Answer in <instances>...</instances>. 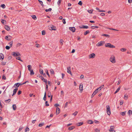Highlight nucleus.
Here are the masks:
<instances>
[{"instance_id":"nucleus-1","label":"nucleus","mask_w":132,"mask_h":132,"mask_svg":"<svg viewBox=\"0 0 132 132\" xmlns=\"http://www.w3.org/2000/svg\"><path fill=\"white\" fill-rule=\"evenodd\" d=\"M106 111L108 114L109 116L111 114L110 108V106L109 105H107L106 106Z\"/></svg>"},{"instance_id":"nucleus-2","label":"nucleus","mask_w":132,"mask_h":132,"mask_svg":"<svg viewBox=\"0 0 132 132\" xmlns=\"http://www.w3.org/2000/svg\"><path fill=\"white\" fill-rule=\"evenodd\" d=\"M110 60L112 63H115L116 62L115 57L113 56H111Z\"/></svg>"},{"instance_id":"nucleus-3","label":"nucleus","mask_w":132,"mask_h":132,"mask_svg":"<svg viewBox=\"0 0 132 132\" xmlns=\"http://www.w3.org/2000/svg\"><path fill=\"white\" fill-rule=\"evenodd\" d=\"M104 44V41H101L98 42L96 44V46H97L100 47L102 46Z\"/></svg>"},{"instance_id":"nucleus-4","label":"nucleus","mask_w":132,"mask_h":132,"mask_svg":"<svg viewBox=\"0 0 132 132\" xmlns=\"http://www.w3.org/2000/svg\"><path fill=\"white\" fill-rule=\"evenodd\" d=\"M105 46L106 47H109L111 48H114L115 47L114 46L111 45L110 43H109L105 44Z\"/></svg>"},{"instance_id":"nucleus-5","label":"nucleus","mask_w":132,"mask_h":132,"mask_svg":"<svg viewBox=\"0 0 132 132\" xmlns=\"http://www.w3.org/2000/svg\"><path fill=\"white\" fill-rule=\"evenodd\" d=\"M114 126H111L110 127V129H109V131L111 132H115V131L114 129Z\"/></svg>"},{"instance_id":"nucleus-6","label":"nucleus","mask_w":132,"mask_h":132,"mask_svg":"<svg viewBox=\"0 0 132 132\" xmlns=\"http://www.w3.org/2000/svg\"><path fill=\"white\" fill-rule=\"evenodd\" d=\"M49 29L51 30H56V27L53 25L50 26L49 27Z\"/></svg>"},{"instance_id":"nucleus-7","label":"nucleus","mask_w":132,"mask_h":132,"mask_svg":"<svg viewBox=\"0 0 132 132\" xmlns=\"http://www.w3.org/2000/svg\"><path fill=\"white\" fill-rule=\"evenodd\" d=\"M67 72L70 74L72 76V74L71 73V67H68L67 68Z\"/></svg>"},{"instance_id":"nucleus-8","label":"nucleus","mask_w":132,"mask_h":132,"mask_svg":"<svg viewBox=\"0 0 132 132\" xmlns=\"http://www.w3.org/2000/svg\"><path fill=\"white\" fill-rule=\"evenodd\" d=\"M95 57V54L94 53H92L90 54L89 56V59L94 58Z\"/></svg>"},{"instance_id":"nucleus-9","label":"nucleus","mask_w":132,"mask_h":132,"mask_svg":"<svg viewBox=\"0 0 132 132\" xmlns=\"http://www.w3.org/2000/svg\"><path fill=\"white\" fill-rule=\"evenodd\" d=\"M69 29L71 30L73 32H74L75 31V28L74 27H69Z\"/></svg>"},{"instance_id":"nucleus-10","label":"nucleus","mask_w":132,"mask_h":132,"mask_svg":"<svg viewBox=\"0 0 132 132\" xmlns=\"http://www.w3.org/2000/svg\"><path fill=\"white\" fill-rule=\"evenodd\" d=\"M60 112V109L59 108L57 107L56 109V115L58 114Z\"/></svg>"},{"instance_id":"nucleus-11","label":"nucleus","mask_w":132,"mask_h":132,"mask_svg":"<svg viewBox=\"0 0 132 132\" xmlns=\"http://www.w3.org/2000/svg\"><path fill=\"white\" fill-rule=\"evenodd\" d=\"M12 37L10 36H7L5 37V39L7 40H10L11 39Z\"/></svg>"},{"instance_id":"nucleus-12","label":"nucleus","mask_w":132,"mask_h":132,"mask_svg":"<svg viewBox=\"0 0 132 132\" xmlns=\"http://www.w3.org/2000/svg\"><path fill=\"white\" fill-rule=\"evenodd\" d=\"M79 27L81 28L87 29L88 28V26H87L82 25L81 26H80Z\"/></svg>"},{"instance_id":"nucleus-13","label":"nucleus","mask_w":132,"mask_h":132,"mask_svg":"<svg viewBox=\"0 0 132 132\" xmlns=\"http://www.w3.org/2000/svg\"><path fill=\"white\" fill-rule=\"evenodd\" d=\"M4 58V56L3 54L2 53H0V59L1 60H2Z\"/></svg>"},{"instance_id":"nucleus-14","label":"nucleus","mask_w":132,"mask_h":132,"mask_svg":"<svg viewBox=\"0 0 132 132\" xmlns=\"http://www.w3.org/2000/svg\"><path fill=\"white\" fill-rule=\"evenodd\" d=\"M12 55L14 56H18L20 55V54L19 53H15L13 52V53Z\"/></svg>"},{"instance_id":"nucleus-15","label":"nucleus","mask_w":132,"mask_h":132,"mask_svg":"<svg viewBox=\"0 0 132 132\" xmlns=\"http://www.w3.org/2000/svg\"><path fill=\"white\" fill-rule=\"evenodd\" d=\"M18 90V88H16L15 89H14L13 91V94L12 95V96H13L16 93V92H17Z\"/></svg>"},{"instance_id":"nucleus-16","label":"nucleus","mask_w":132,"mask_h":132,"mask_svg":"<svg viewBox=\"0 0 132 132\" xmlns=\"http://www.w3.org/2000/svg\"><path fill=\"white\" fill-rule=\"evenodd\" d=\"M79 89L80 91L81 92L83 90V85H80Z\"/></svg>"},{"instance_id":"nucleus-17","label":"nucleus","mask_w":132,"mask_h":132,"mask_svg":"<svg viewBox=\"0 0 132 132\" xmlns=\"http://www.w3.org/2000/svg\"><path fill=\"white\" fill-rule=\"evenodd\" d=\"M5 28L7 31H9L10 30V28L7 25L5 26Z\"/></svg>"},{"instance_id":"nucleus-18","label":"nucleus","mask_w":132,"mask_h":132,"mask_svg":"<svg viewBox=\"0 0 132 132\" xmlns=\"http://www.w3.org/2000/svg\"><path fill=\"white\" fill-rule=\"evenodd\" d=\"M40 77L42 78V80L44 82H45L46 84L47 83V80L46 79H44L43 77L42 76H40Z\"/></svg>"},{"instance_id":"nucleus-19","label":"nucleus","mask_w":132,"mask_h":132,"mask_svg":"<svg viewBox=\"0 0 132 132\" xmlns=\"http://www.w3.org/2000/svg\"><path fill=\"white\" fill-rule=\"evenodd\" d=\"M19 83H17L15 84L13 86V87L14 88H17L19 86Z\"/></svg>"},{"instance_id":"nucleus-20","label":"nucleus","mask_w":132,"mask_h":132,"mask_svg":"<svg viewBox=\"0 0 132 132\" xmlns=\"http://www.w3.org/2000/svg\"><path fill=\"white\" fill-rule=\"evenodd\" d=\"M13 109L14 110H15L16 109V105L14 104L12 105Z\"/></svg>"},{"instance_id":"nucleus-21","label":"nucleus","mask_w":132,"mask_h":132,"mask_svg":"<svg viewBox=\"0 0 132 132\" xmlns=\"http://www.w3.org/2000/svg\"><path fill=\"white\" fill-rule=\"evenodd\" d=\"M128 114L129 116H130L132 114V111L131 110H129L128 112Z\"/></svg>"},{"instance_id":"nucleus-22","label":"nucleus","mask_w":132,"mask_h":132,"mask_svg":"<svg viewBox=\"0 0 132 132\" xmlns=\"http://www.w3.org/2000/svg\"><path fill=\"white\" fill-rule=\"evenodd\" d=\"M27 67L28 68V69L29 71H30L32 70H31V67L30 65H29L27 66Z\"/></svg>"},{"instance_id":"nucleus-23","label":"nucleus","mask_w":132,"mask_h":132,"mask_svg":"<svg viewBox=\"0 0 132 132\" xmlns=\"http://www.w3.org/2000/svg\"><path fill=\"white\" fill-rule=\"evenodd\" d=\"M75 128V127L74 126H71L70 127H69L68 128V129L69 130H71L74 129Z\"/></svg>"},{"instance_id":"nucleus-24","label":"nucleus","mask_w":132,"mask_h":132,"mask_svg":"<svg viewBox=\"0 0 132 132\" xmlns=\"http://www.w3.org/2000/svg\"><path fill=\"white\" fill-rule=\"evenodd\" d=\"M31 16L32 17V19L34 20H36L37 19L36 16L35 15H32Z\"/></svg>"},{"instance_id":"nucleus-25","label":"nucleus","mask_w":132,"mask_h":132,"mask_svg":"<svg viewBox=\"0 0 132 132\" xmlns=\"http://www.w3.org/2000/svg\"><path fill=\"white\" fill-rule=\"evenodd\" d=\"M30 75H32L34 74V73L32 70L30 71Z\"/></svg>"},{"instance_id":"nucleus-26","label":"nucleus","mask_w":132,"mask_h":132,"mask_svg":"<svg viewBox=\"0 0 132 132\" xmlns=\"http://www.w3.org/2000/svg\"><path fill=\"white\" fill-rule=\"evenodd\" d=\"M13 41H12L10 43H9V45L10 46V47H12L13 45Z\"/></svg>"},{"instance_id":"nucleus-27","label":"nucleus","mask_w":132,"mask_h":132,"mask_svg":"<svg viewBox=\"0 0 132 132\" xmlns=\"http://www.w3.org/2000/svg\"><path fill=\"white\" fill-rule=\"evenodd\" d=\"M120 87H119L117 89V90L116 91L114 92V94H116L118 92H119V90H120Z\"/></svg>"},{"instance_id":"nucleus-28","label":"nucleus","mask_w":132,"mask_h":132,"mask_svg":"<svg viewBox=\"0 0 132 132\" xmlns=\"http://www.w3.org/2000/svg\"><path fill=\"white\" fill-rule=\"evenodd\" d=\"M44 124V123L43 122L41 123H40L38 125V126L39 127H41Z\"/></svg>"},{"instance_id":"nucleus-29","label":"nucleus","mask_w":132,"mask_h":132,"mask_svg":"<svg viewBox=\"0 0 132 132\" xmlns=\"http://www.w3.org/2000/svg\"><path fill=\"white\" fill-rule=\"evenodd\" d=\"M83 124V122H79L78 123H77V126H81Z\"/></svg>"},{"instance_id":"nucleus-30","label":"nucleus","mask_w":132,"mask_h":132,"mask_svg":"<svg viewBox=\"0 0 132 132\" xmlns=\"http://www.w3.org/2000/svg\"><path fill=\"white\" fill-rule=\"evenodd\" d=\"M51 93L50 92H48V96L49 97L51 96Z\"/></svg>"},{"instance_id":"nucleus-31","label":"nucleus","mask_w":132,"mask_h":132,"mask_svg":"<svg viewBox=\"0 0 132 132\" xmlns=\"http://www.w3.org/2000/svg\"><path fill=\"white\" fill-rule=\"evenodd\" d=\"M95 132H100V130L99 129L96 128L95 129Z\"/></svg>"},{"instance_id":"nucleus-32","label":"nucleus","mask_w":132,"mask_h":132,"mask_svg":"<svg viewBox=\"0 0 132 132\" xmlns=\"http://www.w3.org/2000/svg\"><path fill=\"white\" fill-rule=\"evenodd\" d=\"M45 72H46V74L49 77H50V76L48 73V71L47 70V69H45Z\"/></svg>"},{"instance_id":"nucleus-33","label":"nucleus","mask_w":132,"mask_h":132,"mask_svg":"<svg viewBox=\"0 0 132 132\" xmlns=\"http://www.w3.org/2000/svg\"><path fill=\"white\" fill-rule=\"evenodd\" d=\"M102 36H105L106 37H110V35H109L106 34H103L102 35Z\"/></svg>"},{"instance_id":"nucleus-34","label":"nucleus","mask_w":132,"mask_h":132,"mask_svg":"<svg viewBox=\"0 0 132 132\" xmlns=\"http://www.w3.org/2000/svg\"><path fill=\"white\" fill-rule=\"evenodd\" d=\"M1 7L3 9L5 8L6 7L5 5L4 4H1Z\"/></svg>"},{"instance_id":"nucleus-35","label":"nucleus","mask_w":132,"mask_h":132,"mask_svg":"<svg viewBox=\"0 0 132 132\" xmlns=\"http://www.w3.org/2000/svg\"><path fill=\"white\" fill-rule=\"evenodd\" d=\"M89 30H87L84 33V35H86L89 33Z\"/></svg>"},{"instance_id":"nucleus-36","label":"nucleus","mask_w":132,"mask_h":132,"mask_svg":"<svg viewBox=\"0 0 132 132\" xmlns=\"http://www.w3.org/2000/svg\"><path fill=\"white\" fill-rule=\"evenodd\" d=\"M98 92V91H97V90H96V89L93 92V94L95 95Z\"/></svg>"},{"instance_id":"nucleus-37","label":"nucleus","mask_w":132,"mask_h":132,"mask_svg":"<svg viewBox=\"0 0 132 132\" xmlns=\"http://www.w3.org/2000/svg\"><path fill=\"white\" fill-rule=\"evenodd\" d=\"M93 123V121L92 120H89L88 121V123L90 124H92Z\"/></svg>"},{"instance_id":"nucleus-38","label":"nucleus","mask_w":132,"mask_h":132,"mask_svg":"<svg viewBox=\"0 0 132 132\" xmlns=\"http://www.w3.org/2000/svg\"><path fill=\"white\" fill-rule=\"evenodd\" d=\"M125 113L126 112H122L120 114L122 116H124L125 115Z\"/></svg>"},{"instance_id":"nucleus-39","label":"nucleus","mask_w":132,"mask_h":132,"mask_svg":"<svg viewBox=\"0 0 132 132\" xmlns=\"http://www.w3.org/2000/svg\"><path fill=\"white\" fill-rule=\"evenodd\" d=\"M16 59L18 60H20V61H21V62H22L23 61L22 60L20 59V57H16Z\"/></svg>"},{"instance_id":"nucleus-40","label":"nucleus","mask_w":132,"mask_h":132,"mask_svg":"<svg viewBox=\"0 0 132 132\" xmlns=\"http://www.w3.org/2000/svg\"><path fill=\"white\" fill-rule=\"evenodd\" d=\"M88 13H92V12L93 11V10H88Z\"/></svg>"},{"instance_id":"nucleus-41","label":"nucleus","mask_w":132,"mask_h":132,"mask_svg":"<svg viewBox=\"0 0 132 132\" xmlns=\"http://www.w3.org/2000/svg\"><path fill=\"white\" fill-rule=\"evenodd\" d=\"M50 72L51 74H54V72L53 70L51 69L50 70Z\"/></svg>"},{"instance_id":"nucleus-42","label":"nucleus","mask_w":132,"mask_h":132,"mask_svg":"<svg viewBox=\"0 0 132 132\" xmlns=\"http://www.w3.org/2000/svg\"><path fill=\"white\" fill-rule=\"evenodd\" d=\"M29 129L28 127L26 128L25 129V132H27V131H29Z\"/></svg>"},{"instance_id":"nucleus-43","label":"nucleus","mask_w":132,"mask_h":132,"mask_svg":"<svg viewBox=\"0 0 132 132\" xmlns=\"http://www.w3.org/2000/svg\"><path fill=\"white\" fill-rule=\"evenodd\" d=\"M40 73L41 74H42L43 73V70L42 69H40Z\"/></svg>"},{"instance_id":"nucleus-44","label":"nucleus","mask_w":132,"mask_h":132,"mask_svg":"<svg viewBox=\"0 0 132 132\" xmlns=\"http://www.w3.org/2000/svg\"><path fill=\"white\" fill-rule=\"evenodd\" d=\"M43 99L45 101L46 100V92L45 93L44 95V97L43 98Z\"/></svg>"},{"instance_id":"nucleus-45","label":"nucleus","mask_w":132,"mask_h":132,"mask_svg":"<svg viewBox=\"0 0 132 132\" xmlns=\"http://www.w3.org/2000/svg\"><path fill=\"white\" fill-rule=\"evenodd\" d=\"M64 92L63 90H62L61 92V95L62 96H64Z\"/></svg>"},{"instance_id":"nucleus-46","label":"nucleus","mask_w":132,"mask_h":132,"mask_svg":"<svg viewBox=\"0 0 132 132\" xmlns=\"http://www.w3.org/2000/svg\"><path fill=\"white\" fill-rule=\"evenodd\" d=\"M52 10V9L51 8H49L48 9H46L45 10V11L46 12H47L48 11H51Z\"/></svg>"},{"instance_id":"nucleus-47","label":"nucleus","mask_w":132,"mask_h":132,"mask_svg":"<svg viewBox=\"0 0 132 132\" xmlns=\"http://www.w3.org/2000/svg\"><path fill=\"white\" fill-rule=\"evenodd\" d=\"M120 50L122 52H124L126 51V49L124 48H122L120 49Z\"/></svg>"},{"instance_id":"nucleus-48","label":"nucleus","mask_w":132,"mask_h":132,"mask_svg":"<svg viewBox=\"0 0 132 132\" xmlns=\"http://www.w3.org/2000/svg\"><path fill=\"white\" fill-rule=\"evenodd\" d=\"M10 47L8 46H6L5 47V48L6 49L8 50L10 48Z\"/></svg>"},{"instance_id":"nucleus-49","label":"nucleus","mask_w":132,"mask_h":132,"mask_svg":"<svg viewBox=\"0 0 132 132\" xmlns=\"http://www.w3.org/2000/svg\"><path fill=\"white\" fill-rule=\"evenodd\" d=\"M38 1L39 2V3L40 4H41L42 5V6H43V2L42 1H40L39 0H38Z\"/></svg>"},{"instance_id":"nucleus-50","label":"nucleus","mask_w":132,"mask_h":132,"mask_svg":"<svg viewBox=\"0 0 132 132\" xmlns=\"http://www.w3.org/2000/svg\"><path fill=\"white\" fill-rule=\"evenodd\" d=\"M21 45V44L20 43H18L16 44V47H18L19 46H20Z\"/></svg>"},{"instance_id":"nucleus-51","label":"nucleus","mask_w":132,"mask_h":132,"mask_svg":"<svg viewBox=\"0 0 132 132\" xmlns=\"http://www.w3.org/2000/svg\"><path fill=\"white\" fill-rule=\"evenodd\" d=\"M78 112L77 111H76L74 113L72 114L76 116Z\"/></svg>"},{"instance_id":"nucleus-52","label":"nucleus","mask_w":132,"mask_h":132,"mask_svg":"<svg viewBox=\"0 0 132 132\" xmlns=\"http://www.w3.org/2000/svg\"><path fill=\"white\" fill-rule=\"evenodd\" d=\"M42 34L43 35H44L45 34V32L44 30H43L42 31Z\"/></svg>"},{"instance_id":"nucleus-53","label":"nucleus","mask_w":132,"mask_h":132,"mask_svg":"<svg viewBox=\"0 0 132 132\" xmlns=\"http://www.w3.org/2000/svg\"><path fill=\"white\" fill-rule=\"evenodd\" d=\"M61 0H59L58 1L57 3L59 5L60 4L61 2Z\"/></svg>"},{"instance_id":"nucleus-54","label":"nucleus","mask_w":132,"mask_h":132,"mask_svg":"<svg viewBox=\"0 0 132 132\" xmlns=\"http://www.w3.org/2000/svg\"><path fill=\"white\" fill-rule=\"evenodd\" d=\"M78 4L81 6L82 5V2L81 1H79V2L78 3Z\"/></svg>"},{"instance_id":"nucleus-55","label":"nucleus","mask_w":132,"mask_h":132,"mask_svg":"<svg viewBox=\"0 0 132 132\" xmlns=\"http://www.w3.org/2000/svg\"><path fill=\"white\" fill-rule=\"evenodd\" d=\"M63 42L62 39H61L60 40V42L61 44L62 45L63 44Z\"/></svg>"},{"instance_id":"nucleus-56","label":"nucleus","mask_w":132,"mask_h":132,"mask_svg":"<svg viewBox=\"0 0 132 132\" xmlns=\"http://www.w3.org/2000/svg\"><path fill=\"white\" fill-rule=\"evenodd\" d=\"M10 101H11V99H9L8 100H5V102H6V103H7V101H8V102L9 103V102Z\"/></svg>"},{"instance_id":"nucleus-57","label":"nucleus","mask_w":132,"mask_h":132,"mask_svg":"<svg viewBox=\"0 0 132 132\" xmlns=\"http://www.w3.org/2000/svg\"><path fill=\"white\" fill-rule=\"evenodd\" d=\"M23 127H20L19 129V131H21V130L23 129Z\"/></svg>"},{"instance_id":"nucleus-58","label":"nucleus","mask_w":132,"mask_h":132,"mask_svg":"<svg viewBox=\"0 0 132 132\" xmlns=\"http://www.w3.org/2000/svg\"><path fill=\"white\" fill-rule=\"evenodd\" d=\"M6 62H2V65H4L6 64Z\"/></svg>"},{"instance_id":"nucleus-59","label":"nucleus","mask_w":132,"mask_h":132,"mask_svg":"<svg viewBox=\"0 0 132 132\" xmlns=\"http://www.w3.org/2000/svg\"><path fill=\"white\" fill-rule=\"evenodd\" d=\"M45 104L47 106H49V104L48 103V102L47 101H46L45 102Z\"/></svg>"},{"instance_id":"nucleus-60","label":"nucleus","mask_w":132,"mask_h":132,"mask_svg":"<svg viewBox=\"0 0 132 132\" xmlns=\"http://www.w3.org/2000/svg\"><path fill=\"white\" fill-rule=\"evenodd\" d=\"M21 93H22L21 91L19 90L18 92V95H19Z\"/></svg>"},{"instance_id":"nucleus-61","label":"nucleus","mask_w":132,"mask_h":132,"mask_svg":"<svg viewBox=\"0 0 132 132\" xmlns=\"http://www.w3.org/2000/svg\"><path fill=\"white\" fill-rule=\"evenodd\" d=\"M104 86V85H101V86L100 87H99L100 88V89H101Z\"/></svg>"},{"instance_id":"nucleus-62","label":"nucleus","mask_w":132,"mask_h":132,"mask_svg":"<svg viewBox=\"0 0 132 132\" xmlns=\"http://www.w3.org/2000/svg\"><path fill=\"white\" fill-rule=\"evenodd\" d=\"M104 86V85H101V86L100 87H99L100 88V89H101Z\"/></svg>"},{"instance_id":"nucleus-63","label":"nucleus","mask_w":132,"mask_h":132,"mask_svg":"<svg viewBox=\"0 0 132 132\" xmlns=\"http://www.w3.org/2000/svg\"><path fill=\"white\" fill-rule=\"evenodd\" d=\"M63 23L64 24H65L66 23L65 21V19H63L62 20Z\"/></svg>"},{"instance_id":"nucleus-64","label":"nucleus","mask_w":132,"mask_h":132,"mask_svg":"<svg viewBox=\"0 0 132 132\" xmlns=\"http://www.w3.org/2000/svg\"><path fill=\"white\" fill-rule=\"evenodd\" d=\"M124 98L125 100H127V96L126 95H125L124 96Z\"/></svg>"}]
</instances>
